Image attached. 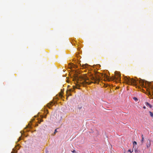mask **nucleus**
Segmentation results:
<instances>
[{
	"label": "nucleus",
	"mask_w": 153,
	"mask_h": 153,
	"mask_svg": "<svg viewBox=\"0 0 153 153\" xmlns=\"http://www.w3.org/2000/svg\"><path fill=\"white\" fill-rule=\"evenodd\" d=\"M102 74L100 73L95 74L90 76V79L87 76L83 78L82 82H81L83 85H89L92 83L98 84L100 80Z\"/></svg>",
	"instance_id": "1"
},
{
	"label": "nucleus",
	"mask_w": 153,
	"mask_h": 153,
	"mask_svg": "<svg viewBox=\"0 0 153 153\" xmlns=\"http://www.w3.org/2000/svg\"><path fill=\"white\" fill-rule=\"evenodd\" d=\"M125 81L126 83L128 84H132L136 86L137 84V81L133 79H130L128 77L125 78Z\"/></svg>",
	"instance_id": "2"
},
{
	"label": "nucleus",
	"mask_w": 153,
	"mask_h": 153,
	"mask_svg": "<svg viewBox=\"0 0 153 153\" xmlns=\"http://www.w3.org/2000/svg\"><path fill=\"white\" fill-rule=\"evenodd\" d=\"M115 76H113L112 77V79L113 80H116L117 82H120V73L117 71L115 72Z\"/></svg>",
	"instance_id": "3"
},
{
	"label": "nucleus",
	"mask_w": 153,
	"mask_h": 153,
	"mask_svg": "<svg viewBox=\"0 0 153 153\" xmlns=\"http://www.w3.org/2000/svg\"><path fill=\"white\" fill-rule=\"evenodd\" d=\"M80 86V85L78 83L76 84V86H73V89H70L68 90L67 91V96H69L71 95V93L70 92L71 91H74V90L75 88H77L79 89V87Z\"/></svg>",
	"instance_id": "4"
},
{
	"label": "nucleus",
	"mask_w": 153,
	"mask_h": 153,
	"mask_svg": "<svg viewBox=\"0 0 153 153\" xmlns=\"http://www.w3.org/2000/svg\"><path fill=\"white\" fill-rule=\"evenodd\" d=\"M151 145V140L148 139L146 143V146L147 148H149Z\"/></svg>",
	"instance_id": "5"
},
{
	"label": "nucleus",
	"mask_w": 153,
	"mask_h": 153,
	"mask_svg": "<svg viewBox=\"0 0 153 153\" xmlns=\"http://www.w3.org/2000/svg\"><path fill=\"white\" fill-rule=\"evenodd\" d=\"M53 104V102H50V103H48V105H47L48 107H49V108H50V106L51 105H52Z\"/></svg>",
	"instance_id": "6"
},
{
	"label": "nucleus",
	"mask_w": 153,
	"mask_h": 153,
	"mask_svg": "<svg viewBox=\"0 0 153 153\" xmlns=\"http://www.w3.org/2000/svg\"><path fill=\"white\" fill-rule=\"evenodd\" d=\"M139 83H140L141 85H144V82L143 80H141V81H139Z\"/></svg>",
	"instance_id": "7"
},
{
	"label": "nucleus",
	"mask_w": 153,
	"mask_h": 153,
	"mask_svg": "<svg viewBox=\"0 0 153 153\" xmlns=\"http://www.w3.org/2000/svg\"><path fill=\"white\" fill-rule=\"evenodd\" d=\"M145 104L146 105L149 106L150 108H151L152 107V106L148 102H146Z\"/></svg>",
	"instance_id": "8"
},
{
	"label": "nucleus",
	"mask_w": 153,
	"mask_h": 153,
	"mask_svg": "<svg viewBox=\"0 0 153 153\" xmlns=\"http://www.w3.org/2000/svg\"><path fill=\"white\" fill-rule=\"evenodd\" d=\"M142 140H141V142L142 143H143L144 142V137L143 134L141 135Z\"/></svg>",
	"instance_id": "9"
},
{
	"label": "nucleus",
	"mask_w": 153,
	"mask_h": 153,
	"mask_svg": "<svg viewBox=\"0 0 153 153\" xmlns=\"http://www.w3.org/2000/svg\"><path fill=\"white\" fill-rule=\"evenodd\" d=\"M71 66V67H73L75 68H76V66L74 64H72Z\"/></svg>",
	"instance_id": "10"
},
{
	"label": "nucleus",
	"mask_w": 153,
	"mask_h": 153,
	"mask_svg": "<svg viewBox=\"0 0 153 153\" xmlns=\"http://www.w3.org/2000/svg\"><path fill=\"white\" fill-rule=\"evenodd\" d=\"M133 149H132V150L129 149L128 151V152H129L130 153H132V152H133Z\"/></svg>",
	"instance_id": "11"
},
{
	"label": "nucleus",
	"mask_w": 153,
	"mask_h": 153,
	"mask_svg": "<svg viewBox=\"0 0 153 153\" xmlns=\"http://www.w3.org/2000/svg\"><path fill=\"white\" fill-rule=\"evenodd\" d=\"M133 145H134V146L135 145H137V142H136L135 141H134V142H133Z\"/></svg>",
	"instance_id": "12"
},
{
	"label": "nucleus",
	"mask_w": 153,
	"mask_h": 153,
	"mask_svg": "<svg viewBox=\"0 0 153 153\" xmlns=\"http://www.w3.org/2000/svg\"><path fill=\"white\" fill-rule=\"evenodd\" d=\"M133 99L135 100V101H136V100H137V99L136 98V97H134L133 98Z\"/></svg>",
	"instance_id": "13"
},
{
	"label": "nucleus",
	"mask_w": 153,
	"mask_h": 153,
	"mask_svg": "<svg viewBox=\"0 0 153 153\" xmlns=\"http://www.w3.org/2000/svg\"><path fill=\"white\" fill-rule=\"evenodd\" d=\"M71 152L73 153H76V151H75V150H74L73 151H71Z\"/></svg>",
	"instance_id": "14"
},
{
	"label": "nucleus",
	"mask_w": 153,
	"mask_h": 153,
	"mask_svg": "<svg viewBox=\"0 0 153 153\" xmlns=\"http://www.w3.org/2000/svg\"><path fill=\"white\" fill-rule=\"evenodd\" d=\"M11 153H16L14 149H13V151Z\"/></svg>",
	"instance_id": "15"
},
{
	"label": "nucleus",
	"mask_w": 153,
	"mask_h": 153,
	"mask_svg": "<svg viewBox=\"0 0 153 153\" xmlns=\"http://www.w3.org/2000/svg\"><path fill=\"white\" fill-rule=\"evenodd\" d=\"M56 130H57V129H56L55 130V131H54V134H55L57 132Z\"/></svg>",
	"instance_id": "16"
},
{
	"label": "nucleus",
	"mask_w": 153,
	"mask_h": 153,
	"mask_svg": "<svg viewBox=\"0 0 153 153\" xmlns=\"http://www.w3.org/2000/svg\"><path fill=\"white\" fill-rule=\"evenodd\" d=\"M27 127L28 128H30L31 127V126L29 124H28V125L27 126Z\"/></svg>",
	"instance_id": "17"
},
{
	"label": "nucleus",
	"mask_w": 153,
	"mask_h": 153,
	"mask_svg": "<svg viewBox=\"0 0 153 153\" xmlns=\"http://www.w3.org/2000/svg\"><path fill=\"white\" fill-rule=\"evenodd\" d=\"M143 108H144V109H145L146 108V107L145 106H144L143 107Z\"/></svg>",
	"instance_id": "18"
},
{
	"label": "nucleus",
	"mask_w": 153,
	"mask_h": 153,
	"mask_svg": "<svg viewBox=\"0 0 153 153\" xmlns=\"http://www.w3.org/2000/svg\"><path fill=\"white\" fill-rule=\"evenodd\" d=\"M81 108H82L81 107H79L78 108H79V109H80Z\"/></svg>",
	"instance_id": "19"
},
{
	"label": "nucleus",
	"mask_w": 153,
	"mask_h": 153,
	"mask_svg": "<svg viewBox=\"0 0 153 153\" xmlns=\"http://www.w3.org/2000/svg\"><path fill=\"white\" fill-rule=\"evenodd\" d=\"M76 83H78V81H77V80H76Z\"/></svg>",
	"instance_id": "20"
},
{
	"label": "nucleus",
	"mask_w": 153,
	"mask_h": 153,
	"mask_svg": "<svg viewBox=\"0 0 153 153\" xmlns=\"http://www.w3.org/2000/svg\"><path fill=\"white\" fill-rule=\"evenodd\" d=\"M46 117V115H45V116L44 117L45 118V117Z\"/></svg>",
	"instance_id": "21"
},
{
	"label": "nucleus",
	"mask_w": 153,
	"mask_h": 153,
	"mask_svg": "<svg viewBox=\"0 0 153 153\" xmlns=\"http://www.w3.org/2000/svg\"><path fill=\"white\" fill-rule=\"evenodd\" d=\"M60 96H62V95L61 94H60Z\"/></svg>",
	"instance_id": "22"
},
{
	"label": "nucleus",
	"mask_w": 153,
	"mask_h": 153,
	"mask_svg": "<svg viewBox=\"0 0 153 153\" xmlns=\"http://www.w3.org/2000/svg\"><path fill=\"white\" fill-rule=\"evenodd\" d=\"M135 152H136V150L135 149Z\"/></svg>",
	"instance_id": "23"
},
{
	"label": "nucleus",
	"mask_w": 153,
	"mask_h": 153,
	"mask_svg": "<svg viewBox=\"0 0 153 153\" xmlns=\"http://www.w3.org/2000/svg\"><path fill=\"white\" fill-rule=\"evenodd\" d=\"M124 153H125V152H124Z\"/></svg>",
	"instance_id": "24"
}]
</instances>
